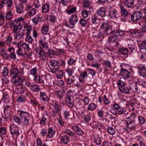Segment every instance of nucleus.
Masks as SVG:
<instances>
[{"mask_svg":"<svg viewBox=\"0 0 146 146\" xmlns=\"http://www.w3.org/2000/svg\"><path fill=\"white\" fill-rule=\"evenodd\" d=\"M10 131L12 135H15L18 136L19 135V127L16 125L13 124L9 126Z\"/></svg>","mask_w":146,"mask_h":146,"instance_id":"9d476101","label":"nucleus"},{"mask_svg":"<svg viewBox=\"0 0 146 146\" xmlns=\"http://www.w3.org/2000/svg\"><path fill=\"white\" fill-rule=\"evenodd\" d=\"M92 21L93 24H98V22L99 20L97 18V16L95 14L93 15L91 17Z\"/></svg>","mask_w":146,"mask_h":146,"instance_id":"4c0bfd02","label":"nucleus"},{"mask_svg":"<svg viewBox=\"0 0 146 146\" xmlns=\"http://www.w3.org/2000/svg\"><path fill=\"white\" fill-rule=\"evenodd\" d=\"M96 13L99 16L104 17L106 15V9L104 7H101L97 10Z\"/></svg>","mask_w":146,"mask_h":146,"instance_id":"4be33fe9","label":"nucleus"},{"mask_svg":"<svg viewBox=\"0 0 146 146\" xmlns=\"http://www.w3.org/2000/svg\"><path fill=\"white\" fill-rule=\"evenodd\" d=\"M119 51L121 54L125 55L127 53L128 49L127 48H122L119 49Z\"/></svg>","mask_w":146,"mask_h":146,"instance_id":"864d4df0","label":"nucleus"},{"mask_svg":"<svg viewBox=\"0 0 146 146\" xmlns=\"http://www.w3.org/2000/svg\"><path fill=\"white\" fill-rule=\"evenodd\" d=\"M16 11L17 13H21L23 10V7L22 5H19L16 7Z\"/></svg>","mask_w":146,"mask_h":146,"instance_id":"680f3d73","label":"nucleus"},{"mask_svg":"<svg viewBox=\"0 0 146 146\" xmlns=\"http://www.w3.org/2000/svg\"><path fill=\"white\" fill-rule=\"evenodd\" d=\"M9 73V69L6 67H5L3 69L2 72V76L3 77H6L8 76Z\"/></svg>","mask_w":146,"mask_h":146,"instance_id":"6e6d98bb","label":"nucleus"},{"mask_svg":"<svg viewBox=\"0 0 146 146\" xmlns=\"http://www.w3.org/2000/svg\"><path fill=\"white\" fill-rule=\"evenodd\" d=\"M108 15L112 19H117L119 17L117 11L111 7L109 8Z\"/></svg>","mask_w":146,"mask_h":146,"instance_id":"1a4fd4ad","label":"nucleus"},{"mask_svg":"<svg viewBox=\"0 0 146 146\" xmlns=\"http://www.w3.org/2000/svg\"><path fill=\"white\" fill-rule=\"evenodd\" d=\"M74 67L70 68L69 67H67V68L65 69V71L68 74V76L69 77L73 76L72 74L74 73V70L73 69Z\"/></svg>","mask_w":146,"mask_h":146,"instance_id":"a18cd8bd","label":"nucleus"},{"mask_svg":"<svg viewBox=\"0 0 146 146\" xmlns=\"http://www.w3.org/2000/svg\"><path fill=\"white\" fill-rule=\"evenodd\" d=\"M113 27L109 26L107 23H102L101 24L100 29L101 31L105 35L111 34L113 31Z\"/></svg>","mask_w":146,"mask_h":146,"instance_id":"7ed1b4c3","label":"nucleus"},{"mask_svg":"<svg viewBox=\"0 0 146 146\" xmlns=\"http://www.w3.org/2000/svg\"><path fill=\"white\" fill-rule=\"evenodd\" d=\"M117 84L118 86V89L119 90L121 87H123L124 86H125L126 83L120 80H119L117 82Z\"/></svg>","mask_w":146,"mask_h":146,"instance_id":"338daca9","label":"nucleus"},{"mask_svg":"<svg viewBox=\"0 0 146 146\" xmlns=\"http://www.w3.org/2000/svg\"><path fill=\"white\" fill-rule=\"evenodd\" d=\"M26 91L25 88L23 86H17L15 90V92L17 94H23Z\"/></svg>","mask_w":146,"mask_h":146,"instance_id":"412c9836","label":"nucleus"},{"mask_svg":"<svg viewBox=\"0 0 146 146\" xmlns=\"http://www.w3.org/2000/svg\"><path fill=\"white\" fill-rule=\"evenodd\" d=\"M131 71H129L126 69L121 68L119 75L122 76L125 79H127L131 77Z\"/></svg>","mask_w":146,"mask_h":146,"instance_id":"9b49d317","label":"nucleus"},{"mask_svg":"<svg viewBox=\"0 0 146 146\" xmlns=\"http://www.w3.org/2000/svg\"><path fill=\"white\" fill-rule=\"evenodd\" d=\"M26 98L25 96L21 95L20 96L17 97V101L18 102L20 103L25 101Z\"/></svg>","mask_w":146,"mask_h":146,"instance_id":"3c124183","label":"nucleus"},{"mask_svg":"<svg viewBox=\"0 0 146 146\" xmlns=\"http://www.w3.org/2000/svg\"><path fill=\"white\" fill-rule=\"evenodd\" d=\"M90 10H84L81 13V15L85 18H87L89 15V12Z\"/></svg>","mask_w":146,"mask_h":146,"instance_id":"603ef678","label":"nucleus"},{"mask_svg":"<svg viewBox=\"0 0 146 146\" xmlns=\"http://www.w3.org/2000/svg\"><path fill=\"white\" fill-rule=\"evenodd\" d=\"M102 64L105 66L108 70H110L111 68V62L108 60H104Z\"/></svg>","mask_w":146,"mask_h":146,"instance_id":"cd10ccee","label":"nucleus"},{"mask_svg":"<svg viewBox=\"0 0 146 146\" xmlns=\"http://www.w3.org/2000/svg\"><path fill=\"white\" fill-rule=\"evenodd\" d=\"M20 71L16 67H13L11 68L10 70V75L12 78V81L15 85H20L25 80V77L20 74H24L23 68H21Z\"/></svg>","mask_w":146,"mask_h":146,"instance_id":"f257e3e1","label":"nucleus"},{"mask_svg":"<svg viewBox=\"0 0 146 146\" xmlns=\"http://www.w3.org/2000/svg\"><path fill=\"white\" fill-rule=\"evenodd\" d=\"M132 21L135 22L138 21L142 17L143 14L140 11H137L133 13L132 14L129 13Z\"/></svg>","mask_w":146,"mask_h":146,"instance_id":"0eeeda50","label":"nucleus"},{"mask_svg":"<svg viewBox=\"0 0 146 146\" xmlns=\"http://www.w3.org/2000/svg\"><path fill=\"white\" fill-rule=\"evenodd\" d=\"M74 100L73 97L70 95L67 96L66 98V105L70 108H73L74 106V102L73 101Z\"/></svg>","mask_w":146,"mask_h":146,"instance_id":"f8f14e48","label":"nucleus"},{"mask_svg":"<svg viewBox=\"0 0 146 146\" xmlns=\"http://www.w3.org/2000/svg\"><path fill=\"white\" fill-rule=\"evenodd\" d=\"M51 104L54 107L55 110L59 109V105L57 102L56 100H51Z\"/></svg>","mask_w":146,"mask_h":146,"instance_id":"49530a36","label":"nucleus"},{"mask_svg":"<svg viewBox=\"0 0 146 146\" xmlns=\"http://www.w3.org/2000/svg\"><path fill=\"white\" fill-rule=\"evenodd\" d=\"M143 21V27L141 29V31L143 32H146V15L144 16L142 18Z\"/></svg>","mask_w":146,"mask_h":146,"instance_id":"58836bf2","label":"nucleus"},{"mask_svg":"<svg viewBox=\"0 0 146 146\" xmlns=\"http://www.w3.org/2000/svg\"><path fill=\"white\" fill-rule=\"evenodd\" d=\"M19 32L18 33L17 32L16 36L14 38L15 39H17L19 40L25 35V34L24 33H20Z\"/></svg>","mask_w":146,"mask_h":146,"instance_id":"e2e57ef3","label":"nucleus"},{"mask_svg":"<svg viewBox=\"0 0 146 146\" xmlns=\"http://www.w3.org/2000/svg\"><path fill=\"white\" fill-rule=\"evenodd\" d=\"M134 0H127L125 1L124 5L127 8H132L134 6Z\"/></svg>","mask_w":146,"mask_h":146,"instance_id":"b1692460","label":"nucleus"},{"mask_svg":"<svg viewBox=\"0 0 146 146\" xmlns=\"http://www.w3.org/2000/svg\"><path fill=\"white\" fill-rule=\"evenodd\" d=\"M130 87L125 86L123 87H122L120 88L119 90L121 92L125 94H129L130 92Z\"/></svg>","mask_w":146,"mask_h":146,"instance_id":"bb28decb","label":"nucleus"},{"mask_svg":"<svg viewBox=\"0 0 146 146\" xmlns=\"http://www.w3.org/2000/svg\"><path fill=\"white\" fill-rule=\"evenodd\" d=\"M46 38L43 37V38H41L38 41V42L40 45L42 46V48L47 49L48 48V44L47 42H46L45 40Z\"/></svg>","mask_w":146,"mask_h":146,"instance_id":"a211bd4d","label":"nucleus"},{"mask_svg":"<svg viewBox=\"0 0 146 146\" xmlns=\"http://www.w3.org/2000/svg\"><path fill=\"white\" fill-rule=\"evenodd\" d=\"M19 113V115L21 118L23 125L26 126L29 125L31 121L29 113L23 110L20 111Z\"/></svg>","mask_w":146,"mask_h":146,"instance_id":"f03ea898","label":"nucleus"},{"mask_svg":"<svg viewBox=\"0 0 146 146\" xmlns=\"http://www.w3.org/2000/svg\"><path fill=\"white\" fill-rule=\"evenodd\" d=\"M30 89L33 92H38L40 90L39 86L37 85H32Z\"/></svg>","mask_w":146,"mask_h":146,"instance_id":"ea45409f","label":"nucleus"},{"mask_svg":"<svg viewBox=\"0 0 146 146\" xmlns=\"http://www.w3.org/2000/svg\"><path fill=\"white\" fill-rule=\"evenodd\" d=\"M83 7L87 8L88 10H90L91 11L93 10L92 7H90V3L88 0H84L83 1Z\"/></svg>","mask_w":146,"mask_h":146,"instance_id":"f704fd0d","label":"nucleus"},{"mask_svg":"<svg viewBox=\"0 0 146 146\" xmlns=\"http://www.w3.org/2000/svg\"><path fill=\"white\" fill-rule=\"evenodd\" d=\"M49 63L51 66L55 67L58 66L59 62L58 60L52 59L50 61Z\"/></svg>","mask_w":146,"mask_h":146,"instance_id":"c9c22d12","label":"nucleus"},{"mask_svg":"<svg viewBox=\"0 0 146 146\" xmlns=\"http://www.w3.org/2000/svg\"><path fill=\"white\" fill-rule=\"evenodd\" d=\"M76 62V60L74 58H70L67 62L68 65L69 66H72L74 65Z\"/></svg>","mask_w":146,"mask_h":146,"instance_id":"052dcab7","label":"nucleus"},{"mask_svg":"<svg viewBox=\"0 0 146 146\" xmlns=\"http://www.w3.org/2000/svg\"><path fill=\"white\" fill-rule=\"evenodd\" d=\"M121 12L123 16L125 17L128 15V13L124 7L122 5L119 6Z\"/></svg>","mask_w":146,"mask_h":146,"instance_id":"2f4dec72","label":"nucleus"},{"mask_svg":"<svg viewBox=\"0 0 146 146\" xmlns=\"http://www.w3.org/2000/svg\"><path fill=\"white\" fill-rule=\"evenodd\" d=\"M89 102V99L87 98H85L84 100L76 98L75 104V106L78 108H83L86 105L88 104Z\"/></svg>","mask_w":146,"mask_h":146,"instance_id":"39448f33","label":"nucleus"},{"mask_svg":"<svg viewBox=\"0 0 146 146\" xmlns=\"http://www.w3.org/2000/svg\"><path fill=\"white\" fill-rule=\"evenodd\" d=\"M64 73L63 70H60L56 74V78L58 79H61L62 78L64 75Z\"/></svg>","mask_w":146,"mask_h":146,"instance_id":"8fccbe9b","label":"nucleus"},{"mask_svg":"<svg viewBox=\"0 0 146 146\" xmlns=\"http://www.w3.org/2000/svg\"><path fill=\"white\" fill-rule=\"evenodd\" d=\"M64 133L68 135L69 136H71L72 137L75 136L74 133L69 129L64 130Z\"/></svg>","mask_w":146,"mask_h":146,"instance_id":"13d9d810","label":"nucleus"},{"mask_svg":"<svg viewBox=\"0 0 146 146\" xmlns=\"http://www.w3.org/2000/svg\"><path fill=\"white\" fill-rule=\"evenodd\" d=\"M111 34L114 36H122L124 35V32L121 30H114V28H113V31Z\"/></svg>","mask_w":146,"mask_h":146,"instance_id":"aec40b11","label":"nucleus"},{"mask_svg":"<svg viewBox=\"0 0 146 146\" xmlns=\"http://www.w3.org/2000/svg\"><path fill=\"white\" fill-rule=\"evenodd\" d=\"M48 54L50 57L53 58L55 55H56V52L52 49L48 50Z\"/></svg>","mask_w":146,"mask_h":146,"instance_id":"09e8293b","label":"nucleus"},{"mask_svg":"<svg viewBox=\"0 0 146 146\" xmlns=\"http://www.w3.org/2000/svg\"><path fill=\"white\" fill-rule=\"evenodd\" d=\"M65 93L63 90L56 91L54 92V95L59 99L62 98L65 95Z\"/></svg>","mask_w":146,"mask_h":146,"instance_id":"5701e85b","label":"nucleus"},{"mask_svg":"<svg viewBox=\"0 0 146 146\" xmlns=\"http://www.w3.org/2000/svg\"><path fill=\"white\" fill-rule=\"evenodd\" d=\"M33 39L32 37L29 35H27L25 38V41L29 43H31L33 41Z\"/></svg>","mask_w":146,"mask_h":146,"instance_id":"69168bd1","label":"nucleus"},{"mask_svg":"<svg viewBox=\"0 0 146 146\" xmlns=\"http://www.w3.org/2000/svg\"><path fill=\"white\" fill-rule=\"evenodd\" d=\"M50 9L49 4H45L42 6V11L44 13H46L49 12Z\"/></svg>","mask_w":146,"mask_h":146,"instance_id":"473e14b6","label":"nucleus"},{"mask_svg":"<svg viewBox=\"0 0 146 146\" xmlns=\"http://www.w3.org/2000/svg\"><path fill=\"white\" fill-rule=\"evenodd\" d=\"M36 53L39 55V57L40 59L45 60L46 59L47 54L45 51L42 49L38 48H35Z\"/></svg>","mask_w":146,"mask_h":146,"instance_id":"6e6552de","label":"nucleus"},{"mask_svg":"<svg viewBox=\"0 0 146 146\" xmlns=\"http://www.w3.org/2000/svg\"><path fill=\"white\" fill-rule=\"evenodd\" d=\"M40 96L44 101L47 102L48 103L49 98L47 96L45 93L43 92H40Z\"/></svg>","mask_w":146,"mask_h":146,"instance_id":"a878e982","label":"nucleus"},{"mask_svg":"<svg viewBox=\"0 0 146 146\" xmlns=\"http://www.w3.org/2000/svg\"><path fill=\"white\" fill-rule=\"evenodd\" d=\"M76 12V7H74L70 9L67 10L66 11V13L68 15L73 14Z\"/></svg>","mask_w":146,"mask_h":146,"instance_id":"bf43d9fd","label":"nucleus"},{"mask_svg":"<svg viewBox=\"0 0 146 146\" xmlns=\"http://www.w3.org/2000/svg\"><path fill=\"white\" fill-rule=\"evenodd\" d=\"M7 132V129L5 127H0V134L3 135L6 134Z\"/></svg>","mask_w":146,"mask_h":146,"instance_id":"774afa93","label":"nucleus"},{"mask_svg":"<svg viewBox=\"0 0 146 146\" xmlns=\"http://www.w3.org/2000/svg\"><path fill=\"white\" fill-rule=\"evenodd\" d=\"M56 55L57 56H59L64 54L65 53V52L64 50L61 49H56Z\"/></svg>","mask_w":146,"mask_h":146,"instance_id":"0e129e2a","label":"nucleus"},{"mask_svg":"<svg viewBox=\"0 0 146 146\" xmlns=\"http://www.w3.org/2000/svg\"><path fill=\"white\" fill-rule=\"evenodd\" d=\"M96 108V105L94 103H92L90 104L87 108V109L90 111H93Z\"/></svg>","mask_w":146,"mask_h":146,"instance_id":"5fc2aeb1","label":"nucleus"},{"mask_svg":"<svg viewBox=\"0 0 146 146\" xmlns=\"http://www.w3.org/2000/svg\"><path fill=\"white\" fill-rule=\"evenodd\" d=\"M24 18L23 17H19L18 18V20H15L12 23L13 27V33H17V30H21L22 27L21 21L24 20Z\"/></svg>","mask_w":146,"mask_h":146,"instance_id":"20e7f679","label":"nucleus"},{"mask_svg":"<svg viewBox=\"0 0 146 146\" xmlns=\"http://www.w3.org/2000/svg\"><path fill=\"white\" fill-rule=\"evenodd\" d=\"M72 128L75 133L78 135H82L84 133L82 130L77 125H74L72 126Z\"/></svg>","mask_w":146,"mask_h":146,"instance_id":"6ab92c4d","label":"nucleus"},{"mask_svg":"<svg viewBox=\"0 0 146 146\" xmlns=\"http://www.w3.org/2000/svg\"><path fill=\"white\" fill-rule=\"evenodd\" d=\"M30 74L31 75L35 77L38 75L37 73V69L36 67L34 68H32L30 70Z\"/></svg>","mask_w":146,"mask_h":146,"instance_id":"37998d69","label":"nucleus"},{"mask_svg":"<svg viewBox=\"0 0 146 146\" xmlns=\"http://www.w3.org/2000/svg\"><path fill=\"white\" fill-rule=\"evenodd\" d=\"M35 81L38 83H43L46 81V76H39L38 75L34 78Z\"/></svg>","mask_w":146,"mask_h":146,"instance_id":"4468645a","label":"nucleus"},{"mask_svg":"<svg viewBox=\"0 0 146 146\" xmlns=\"http://www.w3.org/2000/svg\"><path fill=\"white\" fill-rule=\"evenodd\" d=\"M108 133L111 135H113L115 134V131L114 128L111 127H109L107 129Z\"/></svg>","mask_w":146,"mask_h":146,"instance_id":"4d7b16f0","label":"nucleus"},{"mask_svg":"<svg viewBox=\"0 0 146 146\" xmlns=\"http://www.w3.org/2000/svg\"><path fill=\"white\" fill-rule=\"evenodd\" d=\"M56 132V130L54 128L49 127L46 138L48 139L52 138L54 137L55 134Z\"/></svg>","mask_w":146,"mask_h":146,"instance_id":"f3484780","label":"nucleus"},{"mask_svg":"<svg viewBox=\"0 0 146 146\" xmlns=\"http://www.w3.org/2000/svg\"><path fill=\"white\" fill-rule=\"evenodd\" d=\"M129 84L130 89L133 92L137 94L139 92V90L138 88L136 82L131 81L129 82Z\"/></svg>","mask_w":146,"mask_h":146,"instance_id":"ddd939ff","label":"nucleus"},{"mask_svg":"<svg viewBox=\"0 0 146 146\" xmlns=\"http://www.w3.org/2000/svg\"><path fill=\"white\" fill-rule=\"evenodd\" d=\"M78 21V18L77 16L75 15H72L69 18L68 24L67 22L66 23V26L67 27H70L72 29L74 27V25L77 24Z\"/></svg>","mask_w":146,"mask_h":146,"instance_id":"423d86ee","label":"nucleus"},{"mask_svg":"<svg viewBox=\"0 0 146 146\" xmlns=\"http://www.w3.org/2000/svg\"><path fill=\"white\" fill-rule=\"evenodd\" d=\"M60 110L64 112V115L65 118H67L70 115V111L65 107H62Z\"/></svg>","mask_w":146,"mask_h":146,"instance_id":"393cba45","label":"nucleus"},{"mask_svg":"<svg viewBox=\"0 0 146 146\" xmlns=\"http://www.w3.org/2000/svg\"><path fill=\"white\" fill-rule=\"evenodd\" d=\"M42 20L41 17L38 16L33 18L32 19V21L35 25H37L40 23Z\"/></svg>","mask_w":146,"mask_h":146,"instance_id":"de8ad7c7","label":"nucleus"},{"mask_svg":"<svg viewBox=\"0 0 146 146\" xmlns=\"http://www.w3.org/2000/svg\"><path fill=\"white\" fill-rule=\"evenodd\" d=\"M61 141L65 145H66L70 141L69 137L67 135L62 136L61 138Z\"/></svg>","mask_w":146,"mask_h":146,"instance_id":"7c9ffc66","label":"nucleus"},{"mask_svg":"<svg viewBox=\"0 0 146 146\" xmlns=\"http://www.w3.org/2000/svg\"><path fill=\"white\" fill-rule=\"evenodd\" d=\"M92 126L94 128L100 129L101 127V125L100 123L97 121H93L91 123Z\"/></svg>","mask_w":146,"mask_h":146,"instance_id":"72a5a7b5","label":"nucleus"},{"mask_svg":"<svg viewBox=\"0 0 146 146\" xmlns=\"http://www.w3.org/2000/svg\"><path fill=\"white\" fill-rule=\"evenodd\" d=\"M4 4H7L8 9H9L13 5V0H1L0 3V10L3 7Z\"/></svg>","mask_w":146,"mask_h":146,"instance_id":"2eb2a0df","label":"nucleus"},{"mask_svg":"<svg viewBox=\"0 0 146 146\" xmlns=\"http://www.w3.org/2000/svg\"><path fill=\"white\" fill-rule=\"evenodd\" d=\"M141 76L144 78H146V70L145 67H142L139 68Z\"/></svg>","mask_w":146,"mask_h":146,"instance_id":"c03bdc74","label":"nucleus"},{"mask_svg":"<svg viewBox=\"0 0 146 146\" xmlns=\"http://www.w3.org/2000/svg\"><path fill=\"white\" fill-rule=\"evenodd\" d=\"M16 53L19 56L22 57H25L26 56H27V54L24 52L22 49L21 48H18L16 52Z\"/></svg>","mask_w":146,"mask_h":146,"instance_id":"e433bc0d","label":"nucleus"},{"mask_svg":"<svg viewBox=\"0 0 146 146\" xmlns=\"http://www.w3.org/2000/svg\"><path fill=\"white\" fill-rule=\"evenodd\" d=\"M49 29V25H48L45 24L43 25L41 29V33L43 34L46 35Z\"/></svg>","mask_w":146,"mask_h":146,"instance_id":"c756f323","label":"nucleus"},{"mask_svg":"<svg viewBox=\"0 0 146 146\" xmlns=\"http://www.w3.org/2000/svg\"><path fill=\"white\" fill-rule=\"evenodd\" d=\"M13 14L11 10L7 12L5 15V18L7 20H10L13 18Z\"/></svg>","mask_w":146,"mask_h":146,"instance_id":"79ce46f5","label":"nucleus"},{"mask_svg":"<svg viewBox=\"0 0 146 146\" xmlns=\"http://www.w3.org/2000/svg\"><path fill=\"white\" fill-rule=\"evenodd\" d=\"M75 77L74 76L69 77L68 76V78L67 79L66 81L67 84L70 86H73V83L75 80H74Z\"/></svg>","mask_w":146,"mask_h":146,"instance_id":"c85d7f7f","label":"nucleus"},{"mask_svg":"<svg viewBox=\"0 0 146 146\" xmlns=\"http://www.w3.org/2000/svg\"><path fill=\"white\" fill-rule=\"evenodd\" d=\"M13 120L14 122L19 125H21L22 123L20 117L17 115H15L13 117Z\"/></svg>","mask_w":146,"mask_h":146,"instance_id":"a19ab883","label":"nucleus"},{"mask_svg":"<svg viewBox=\"0 0 146 146\" xmlns=\"http://www.w3.org/2000/svg\"><path fill=\"white\" fill-rule=\"evenodd\" d=\"M105 109L102 108L101 109H98L97 110V114L98 117L102 118L105 115V117L108 116L109 114L107 111H105Z\"/></svg>","mask_w":146,"mask_h":146,"instance_id":"dca6fc26","label":"nucleus"}]
</instances>
